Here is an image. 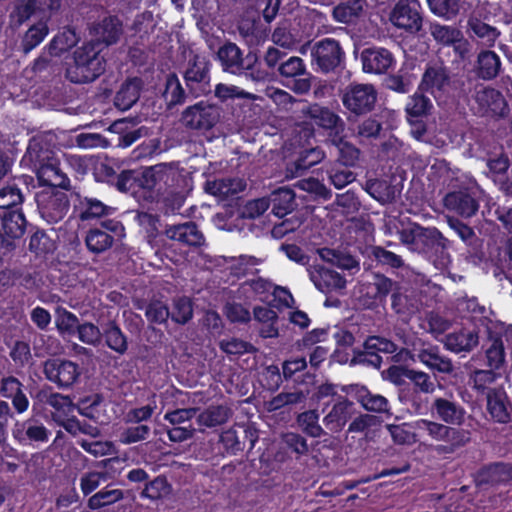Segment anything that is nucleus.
<instances>
[{
    "label": "nucleus",
    "mask_w": 512,
    "mask_h": 512,
    "mask_svg": "<svg viewBox=\"0 0 512 512\" xmlns=\"http://www.w3.org/2000/svg\"><path fill=\"white\" fill-rule=\"evenodd\" d=\"M306 115L315 122V124L331 133L341 134L345 129V123L339 115L334 113L328 107L318 104L310 105Z\"/></svg>",
    "instance_id": "obj_22"
},
{
    "label": "nucleus",
    "mask_w": 512,
    "mask_h": 512,
    "mask_svg": "<svg viewBox=\"0 0 512 512\" xmlns=\"http://www.w3.org/2000/svg\"><path fill=\"white\" fill-rule=\"evenodd\" d=\"M163 95L167 100L168 109H172L174 106L181 105L186 101L187 93L175 73L167 76Z\"/></svg>",
    "instance_id": "obj_45"
},
{
    "label": "nucleus",
    "mask_w": 512,
    "mask_h": 512,
    "mask_svg": "<svg viewBox=\"0 0 512 512\" xmlns=\"http://www.w3.org/2000/svg\"><path fill=\"white\" fill-rule=\"evenodd\" d=\"M278 73L286 79L293 80L291 89L297 94H305L311 89L312 76L306 70V66L300 57H286L279 64Z\"/></svg>",
    "instance_id": "obj_14"
},
{
    "label": "nucleus",
    "mask_w": 512,
    "mask_h": 512,
    "mask_svg": "<svg viewBox=\"0 0 512 512\" xmlns=\"http://www.w3.org/2000/svg\"><path fill=\"white\" fill-rule=\"evenodd\" d=\"M357 397L365 410L390 414L388 400L384 396L372 394L366 387L362 386L357 391Z\"/></svg>",
    "instance_id": "obj_46"
},
{
    "label": "nucleus",
    "mask_w": 512,
    "mask_h": 512,
    "mask_svg": "<svg viewBox=\"0 0 512 512\" xmlns=\"http://www.w3.org/2000/svg\"><path fill=\"white\" fill-rule=\"evenodd\" d=\"M320 258L343 270L359 269V262L348 251L341 249L320 248L317 250Z\"/></svg>",
    "instance_id": "obj_37"
},
{
    "label": "nucleus",
    "mask_w": 512,
    "mask_h": 512,
    "mask_svg": "<svg viewBox=\"0 0 512 512\" xmlns=\"http://www.w3.org/2000/svg\"><path fill=\"white\" fill-rule=\"evenodd\" d=\"M55 242L42 230H37L29 242V251L36 256H44L55 250Z\"/></svg>",
    "instance_id": "obj_51"
},
{
    "label": "nucleus",
    "mask_w": 512,
    "mask_h": 512,
    "mask_svg": "<svg viewBox=\"0 0 512 512\" xmlns=\"http://www.w3.org/2000/svg\"><path fill=\"white\" fill-rule=\"evenodd\" d=\"M124 494L120 489L105 488L91 496L88 499V507L92 510L100 509L102 507L114 504L115 502L123 499Z\"/></svg>",
    "instance_id": "obj_49"
},
{
    "label": "nucleus",
    "mask_w": 512,
    "mask_h": 512,
    "mask_svg": "<svg viewBox=\"0 0 512 512\" xmlns=\"http://www.w3.org/2000/svg\"><path fill=\"white\" fill-rule=\"evenodd\" d=\"M431 108L430 99L423 94L416 93L407 104L406 110L409 115L419 117L427 115Z\"/></svg>",
    "instance_id": "obj_64"
},
{
    "label": "nucleus",
    "mask_w": 512,
    "mask_h": 512,
    "mask_svg": "<svg viewBox=\"0 0 512 512\" xmlns=\"http://www.w3.org/2000/svg\"><path fill=\"white\" fill-rule=\"evenodd\" d=\"M271 39L275 45L288 50L294 49L298 43L296 37L285 25L275 28L271 35Z\"/></svg>",
    "instance_id": "obj_61"
},
{
    "label": "nucleus",
    "mask_w": 512,
    "mask_h": 512,
    "mask_svg": "<svg viewBox=\"0 0 512 512\" xmlns=\"http://www.w3.org/2000/svg\"><path fill=\"white\" fill-rule=\"evenodd\" d=\"M312 64L323 73L335 72L344 62L345 53L339 41L325 38L311 47Z\"/></svg>",
    "instance_id": "obj_8"
},
{
    "label": "nucleus",
    "mask_w": 512,
    "mask_h": 512,
    "mask_svg": "<svg viewBox=\"0 0 512 512\" xmlns=\"http://www.w3.org/2000/svg\"><path fill=\"white\" fill-rule=\"evenodd\" d=\"M219 348L227 355L240 356L245 353H256L258 349L251 343L239 338L223 339L219 342Z\"/></svg>",
    "instance_id": "obj_54"
},
{
    "label": "nucleus",
    "mask_w": 512,
    "mask_h": 512,
    "mask_svg": "<svg viewBox=\"0 0 512 512\" xmlns=\"http://www.w3.org/2000/svg\"><path fill=\"white\" fill-rule=\"evenodd\" d=\"M90 35L89 43L103 50L119 42L124 33L122 21L115 15H109L101 20L89 23L87 26Z\"/></svg>",
    "instance_id": "obj_9"
},
{
    "label": "nucleus",
    "mask_w": 512,
    "mask_h": 512,
    "mask_svg": "<svg viewBox=\"0 0 512 512\" xmlns=\"http://www.w3.org/2000/svg\"><path fill=\"white\" fill-rule=\"evenodd\" d=\"M366 0H343L332 9V18L338 24L354 26L365 16Z\"/></svg>",
    "instance_id": "obj_19"
},
{
    "label": "nucleus",
    "mask_w": 512,
    "mask_h": 512,
    "mask_svg": "<svg viewBox=\"0 0 512 512\" xmlns=\"http://www.w3.org/2000/svg\"><path fill=\"white\" fill-rule=\"evenodd\" d=\"M309 277L314 285L322 292L343 289L346 280L338 272L330 270L322 265H312L307 268Z\"/></svg>",
    "instance_id": "obj_20"
},
{
    "label": "nucleus",
    "mask_w": 512,
    "mask_h": 512,
    "mask_svg": "<svg viewBox=\"0 0 512 512\" xmlns=\"http://www.w3.org/2000/svg\"><path fill=\"white\" fill-rule=\"evenodd\" d=\"M400 241L412 252L425 255H436L434 264L443 268L450 262L447 252L448 240L435 227H423L417 223H410L399 232Z\"/></svg>",
    "instance_id": "obj_1"
},
{
    "label": "nucleus",
    "mask_w": 512,
    "mask_h": 512,
    "mask_svg": "<svg viewBox=\"0 0 512 512\" xmlns=\"http://www.w3.org/2000/svg\"><path fill=\"white\" fill-rule=\"evenodd\" d=\"M169 493V485L165 477H156L154 480L146 484L142 491V496L152 500H157Z\"/></svg>",
    "instance_id": "obj_62"
},
{
    "label": "nucleus",
    "mask_w": 512,
    "mask_h": 512,
    "mask_svg": "<svg viewBox=\"0 0 512 512\" xmlns=\"http://www.w3.org/2000/svg\"><path fill=\"white\" fill-rule=\"evenodd\" d=\"M171 319L178 324H186L193 317V303L188 297H180L174 300Z\"/></svg>",
    "instance_id": "obj_52"
},
{
    "label": "nucleus",
    "mask_w": 512,
    "mask_h": 512,
    "mask_svg": "<svg viewBox=\"0 0 512 512\" xmlns=\"http://www.w3.org/2000/svg\"><path fill=\"white\" fill-rule=\"evenodd\" d=\"M61 8V0H15L9 17L11 24L20 27L32 16L49 21Z\"/></svg>",
    "instance_id": "obj_6"
},
{
    "label": "nucleus",
    "mask_w": 512,
    "mask_h": 512,
    "mask_svg": "<svg viewBox=\"0 0 512 512\" xmlns=\"http://www.w3.org/2000/svg\"><path fill=\"white\" fill-rule=\"evenodd\" d=\"M389 19L396 28L412 35L423 29V16L418 0H399L392 9Z\"/></svg>",
    "instance_id": "obj_10"
},
{
    "label": "nucleus",
    "mask_w": 512,
    "mask_h": 512,
    "mask_svg": "<svg viewBox=\"0 0 512 512\" xmlns=\"http://www.w3.org/2000/svg\"><path fill=\"white\" fill-rule=\"evenodd\" d=\"M1 220L2 231L12 238L20 239L25 234L27 220L20 210L5 211Z\"/></svg>",
    "instance_id": "obj_40"
},
{
    "label": "nucleus",
    "mask_w": 512,
    "mask_h": 512,
    "mask_svg": "<svg viewBox=\"0 0 512 512\" xmlns=\"http://www.w3.org/2000/svg\"><path fill=\"white\" fill-rule=\"evenodd\" d=\"M258 430L251 424L235 425L220 436L221 443L232 454L251 450L258 440Z\"/></svg>",
    "instance_id": "obj_13"
},
{
    "label": "nucleus",
    "mask_w": 512,
    "mask_h": 512,
    "mask_svg": "<svg viewBox=\"0 0 512 512\" xmlns=\"http://www.w3.org/2000/svg\"><path fill=\"white\" fill-rule=\"evenodd\" d=\"M35 201L40 215L48 223L62 220L70 209V201L65 192L48 188L35 195Z\"/></svg>",
    "instance_id": "obj_7"
},
{
    "label": "nucleus",
    "mask_w": 512,
    "mask_h": 512,
    "mask_svg": "<svg viewBox=\"0 0 512 512\" xmlns=\"http://www.w3.org/2000/svg\"><path fill=\"white\" fill-rule=\"evenodd\" d=\"M360 60L365 73L382 75L394 64V56L390 50L384 47H368L361 51Z\"/></svg>",
    "instance_id": "obj_16"
},
{
    "label": "nucleus",
    "mask_w": 512,
    "mask_h": 512,
    "mask_svg": "<svg viewBox=\"0 0 512 512\" xmlns=\"http://www.w3.org/2000/svg\"><path fill=\"white\" fill-rule=\"evenodd\" d=\"M166 236L188 246L200 247L205 243L202 232L195 222L189 221L178 225L170 226L165 231Z\"/></svg>",
    "instance_id": "obj_26"
},
{
    "label": "nucleus",
    "mask_w": 512,
    "mask_h": 512,
    "mask_svg": "<svg viewBox=\"0 0 512 512\" xmlns=\"http://www.w3.org/2000/svg\"><path fill=\"white\" fill-rule=\"evenodd\" d=\"M222 108L214 103L201 100L187 106L180 114V124L191 131L207 132L221 119Z\"/></svg>",
    "instance_id": "obj_5"
},
{
    "label": "nucleus",
    "mask_w": 512,
    "mask_h": 512,
    "mask_svg": "<svg viewBox=\"0 0 512 512\" xmlns=\"http://www.w3.org/2000/svg\"><path fill=\"white\" fill-rule=\"evenodd\" d=\"M451 77L448 68L443 62L430 64L425 69L420 83V90L422 91H438L445 90L450 85Z\"/></svg>",
    "instance_id": "obj_25"
},
{
    "label": "nucleus",
    "mask_w": 512,
    "mask_h": 512,
    "mask_svg": "<svg viewBox=\"0 0 512 512\" xmlns=\"http://www.w3.org/2000/svg\"><path fill=\"white\" fill-rule=\"evenodd\" d=\"M26 157L33 165L40 185L49 188L59 187L67 191L71 189L70 181L61 171L53 151L39 143H33L29 145Z\"/></svg>",
    "instance_id": "obj_3"
},
{
    "label": "nucleus",
    "mask_w": 512,
    "mask_h": 512,
    "mask_svg": "<svg viewBox=\"0 0 512 512\" xmlns=\"http://www.w3.org/2000/svg\"><path fill=\"white\" fill-rule=\"evenodd\" d=\"M490 346L486 350L487 365L490 369H500L505 363V347L502 336L489 332Z\"/></svg>",
    "instance_id": "obj_44"
},
{
    "label": "nucleus",
    "mask_w": 512,
    "mask_h": 512,
    "mask_svg": "<svg viewBox=\"0 0 512 512\" xmlns=\"http://www.w3.org/2000/svg\"><path fill=\"white\" fill-rule=\"evenodd\" d=\"M295 197V192L288 187L277 188L267 196L269 204L272 205V213L280 218L294 210Z\"/></svg>",
    "instance_id": "obj_33"
},
{
    "label": "nucleus",
    "mask_w": 512,
    "mask_h": 512,
    "mask_svg": "<svg viewBox=\"0 0 512 512\" xmlns=\"http://www.w3.org/2000/svg\"><path fill=\"white\" fill-rule=\"evenodd\" d=\"M444 346L454 352H470L479 344V336L476 331L461 329L450 333L443 339Z\"/></svg>",
    "instance_id": "obj_31"
},
{
    "label": "nucleus",
    "mask_w": 512,
    "mask_h": 512,
    "mask_svg": "<svg viewBox=\"0 0 512 512\" xmlns=\"http://www.w3.org/2000/svg\"><path fill=\"white\" fill-rule=\"evenodd\" d=\"M184 80L190 90L194 84L208 83L210 80V61L205 56L195 54L188 60Z\"/></svg>",
    "instance_id": "obj_28"
},
{
    "label": "nucleus",
    "mask_w": 512,
    "mask_h": 512,
    "mask_svg": "<svg viewBox=\"0 0 512 512\" xmlns=\"http://www.w3.org/2000/svg\"><path fill=\"white\" fill-rule=\"evenodd\" d=\"M270 207L267 196L249 200L242 208L237 209V216L241 219L254 220L262 215Z\"/></svg>",
    "instance_id": "obj_48"
},
{
    "label": "nucleus",
    "mask_w": 512,
    "mask_h": 512,
    "mask_svg": "<svg viewBox=\"0 0 512 512\" xmlns=\"http://www.w3.org/2000/svg\"><path fill=\"white\" fill-rule=\"evenodd\" d=\"M431 35L438 43L442 45H450L453 40L459 36L460 30L450 26L433 24L430 28Z\"/></svg>",
    "instance_id": "obj_63"
},
{
    "label": "nucleus",
    "mask_w": 512,
    "mask_h": 512,
    "mask_svg": "<svg viewBox=\"0 0 512 512\" xmlns=\"http://www.w3.org/2000/svg\"><path fill=\"white\" fill-rule=\"evenodd\" d=\"M500 57L491 50H482L477 55L473 71L482 80H493L501 72Z\"/></svg>",
    "instance_id": "obj_29"
},
{
    "label": "nucleus",
    "mask_w": 512,
    "mask_h": 512,
    "mask_svg": "<svg viewBox=\"0 0 512 512\" xmlns=\"http://www.w3.org/2000/svg\"><path fill=\"white\" fill-rule=\"evenodd\" d=\"M353 403L344 396L332 406L331 410L324 416L323 424L327 432L339 433L351 417L350 409Z\"/></svg>",
    "instance_id": "obj_23"
},
{
    "label": "nucleus",
    "mask_w": 512,
    "mask_h": 512,
    "mask_svg": "<svg viewBox=\"0 0 512 512\" xmlns=\"http://www.w3.org/2000/svg\"><path fill=\"white\" fill-rule=\"evenodd\" d=\"M232 415L227 405H211L198 414L197 422L201 426L213 428L225 424Z\"/></svg>",
    "instance_id": "obj_36"
},
{
    "label": "nucleus",
    "mask_w": 512,
    "mask_h": 512,
    "mask_svg": "<svg viewBox=\"0 0 512 512\" xmlns=\"http://www.w3.org/2000/svg\"><path fill=\"white\" fill-rule=\"evenodd\" d=\"M178 175L173 163H160L147 167L138 177L137 185L152 191L159 182H167L168 178Z\"/></svg>",
    "instance_id": "obj_27"
},
{
    "label": "nucleus",
    "mask_w": 512,
    "mask_h": 512,
    "mask_svg": "<svg viewBox=\"0 0 512 512\" xmlns=\"http://www.w3.org/2000/svg\"><path fill=\"white\" fill-rule=\"evenodd\" d=\"M36 398L40 402H44L52 406L54 409L58 411L67 412L71 408H74V405L69 396H64L59 393H50L47 390H40Z\"/></svg>",
    "instance_id": "obj_56"
},
{
    "label": "nucleus",
    "mask_w": 512,
    "mask_h": 512,
    "mask_svg": "<svg viewBox=\"0 0 512 512\" xmlns=\"http://www.w3.org/2000/svg\"><path fill=\"white\" fill-rule=\"evenodd\" d=\"M418 427L427 431L433 440L441 442L435 448L438 454H452L471 441L470 431L462 428H455L428 420L419 421Z\"/></svg>",
    "instance_id": "obj_4"
},
{
    "label": "nucleus",
    "mask_w": 512,
    "mask_h": 512,
    "mask_svg": "<svg viewBox=\"0 0 512 512\" xmlns=\"http://www.w3.org/2000/svg\"><path fill=\"white\" fill-rule=\"evenodd\" d=\"M363 348L376 353L393 354L397 351L398 346L390 339L379 335H371L365 339Z\"/></svg>",
    "instance_id": "obj_57"
},
{
    "label": "nucleus",
    "mask_w": 512,
    "mask_h": 512,
    "mask_svg": "<svg viewBox=\"0 0 512 512\" xmlns=\"http://www.w3.org/2000/svg\"><path fill=\"white\" fill-rule=\"evenodd\" d=\"M449 226L459 235V237L467 242L469 245L473 246L475 249L478 248L480 240L476 236L474 230L463 223L457 218L449 217L448 218Z\"/></svg>",
    "instance_id": "obj_59"
},
{
    "label": "nucleus",
    "mask_w": 512,
    "mask_h": 512,
    "mask_svg": "<svg viewBox=\"0 0 512 512\" xmlns=\"http://www.w3.org/2000/svg\"><path fill=\"white\" fill-rule=\"evenodd\" d=\"M297 423L302 432L312 438H319L328 434V432L319 424V414L315 409L300 413L297 416Z\"/></svg>",
    "instance_id": "obj_43"
},
{
    "label": "nucleus",
    "mask_w": 512,
    "mask_h": 512,
    "mask_svg": "<svg viewBox=\"0 0 512 512\" xmlns=\"http://www.w3.org/2000/svg\"><path fill=\"white\" fill-rule=\"evenodd\" d=\"M487 408L491 417L499 423L511 420L512 407L502 389H490L487 393Z\"/></svg>",
    "instance_id": "obj_30"
},
{
    "label": "nucleus",
    "mask_w": 512,
    "mask_h": 512,
    "mask_svg": "<svg viewBox=\"0 0 512 512\" xmlns=\"http://www.w3.org/2000/svg\"><path fill=\"white\" fill-rule=\"evenodd\" d=\"M219 60L224 72L241 75L244 72L245 59L241 49L233 42L227 41L217 51Z\"/></svg>",
    "instance_id": "obj_21"
},
{
    "label": "nucleus",
    "mask_w": 512,
    "mask_h": 512,
    "mask_svg": "<svg viewBox=\"0 0 512 512\" xmlns=\"http://www.w3.org/2000/svg\"><path fill=\"white\" fill-rule=\"evenodd\" d=\"M80 39L81 37L74 27L65 26L62 31L55 35L50 41L47 47L48 52L50 56H60L75 47Z\"/></svg>",
    "instance_id": "obj_34"
},
{
    "label": "nucleus",
    "mask_w": 512,
    "mask_h": 512,
    "mask_svg": "<svg viewBox=\"0 0 512 512\" xmlns=\"http://www.w3.org/2000/svg\"><path fill=\"white\" fill-rule=\"evenodd\" d=\"M102 335L105 339L106 345L111 350L118 353L119 355H124L127 352V337L114 321H110L106 324Z\"/></svg>",
    "instance_id": "obj_41"
},
{
    "label": "nucleus",
    "mask_w": 512,
    "mask_h": 512,
    "mask_svg": "<svg viewBox=\"0 0 512 512\" xmlns=\"http://www.w3.org/2000/svg\"><path fill=\"white\" fill-rule=\"evenodd\" d=\"M512 481V464L495 462L481 467L475 475L477 487L498 485Z\"/></svg>",
    "instance_id": "obj_18"
},
{
    "label": "nucleus",
    "mask_w": 512,
    "mask_h": 512,
    "mask_svg": "<svg viewBox=\"0 0 512 512\" xmlns=\"http://www.w3.org/2000/svg\"><path fill=\"white\" fill-rule=\"evenodd\" d=\"M365 190L381 204H390L395 202L397 194L400 193L395 185L381 179L368 180L365 184Z\"/></svg>",
    "instance_id": "obj_35"
},
{
    "label": "nucleus",
    "mask_w": 512,
    "mask_h": 512,
    "mask_svg": "<svg viewBox=\"0 0 512 512\" xmlns=\"http://www.w3.org/2000/svg\"><path fill=\"white\" fill-rule=\"evenodd\" d=\"M24 200L20 188L17 184H8L0 189V208L6 211L20 205Z\"/></svg>",
    "instance_id": "obj_55"
},
{
    "label": "nucleus",
    "mask_w": 512,
    "mask_h": 512,
    "mask_svg": "<svg viewBox=\"0 0 512 512\" xmlns=\"http://www.w3.org/2000/svg\"><path fill=\"white\" fill-rule=\"evenodd\" d=\"M444 205L447 209L467 218L475 215L479 208L477 200L467 190L448 193L444 198Z\"/></svg>",
    "instance_id": "obj_24"
},
{
    "label": "nucleus",
    "mask_w": 512,
    "mask_h": 512,
    "mask_svg": "<svg viewBox=\"0 0 512 512\" xmlns=\"http://www.w3.org/2000/svg\"><path fill=\"white\" fill-rule=\"evenodd\" d=\"M43 373L47 380L56 383L60 388L72 386L80 376L76 363L60 359H48L43 364Z\"/></svg>",
    "instance_id": "obj_12"
},
{
    "label": "nucleus",
    "mask_w": 512,
    "mask_h": 512,
    "mask_svg": "<svg viewBox=\"0 0 512 512\" xmlns=\"http://www.w3.org/2000/svg\"><path fill=\"white\" fill-rule=\"evenodd\" d=\"M418 359L429 368L440 373L451 374L454 371L451 360L440 356L435 348L421 349L418 353Z\"/></svg>",
    "instance_id": "obj_42"
},
{
    "label": "nucleus",
    "mask_w": 512,
    "mask_h": 512,
    "mask_svg": "<svg viewBox=\"0 0 512 512\" xmlns=\"http://www.w3.org/2000/svg\"><path fill=\"white\" fill-rule=\"evenodd\" d=\"M145 83L140 77H127L119 86L115 96L114 105L117 109L126 111L132 108L139 100Z\"/></svg>",
    "instance_id": "obj_17"
},
{
    "label": "nucleus",
    "mask_w": 512,
    "mask_h": 512,
    "mask_svg": "<svg viewBox=\"0 0 512 512\" xmlns=\"http://www.w3.org/2000/svg\"><path fill=\"white\" fill-rule=\"evenodd\" d=\"M373 286L376 290L373 298L378 301H383L390 293H394L399 287V284L383 274H375Z\"/></svg>",
    "instance_id": "obj_58"
},
{
    "label": "nucleus",
    "mask_w": 512,
    "mask_h": 512,
    "mask_svg": "<svg viewBox=\"0 0 512 512\" xmlns=\"http://www.w3.org/2000/svg\"><path fill=\"white\" fill-rule=\"evenodd\" d=\"M474 99L482 116L499 119L506 118L509 115V107L505 97L494 88L486 87L476 91Z\"/></svg>",
    "instance_id": "obj_15"
},
{
    "label": "nucleus",
    "mask_w": 512,
    "mask_h": 512,
    "mask_svg": "<svg viewBox=\"0 0 512 512\" xmlns=\"http://www.w3.org/2000/svg\"><path fill=\"white\" fill-rule=\"evenodd\" d=\"M113 241V236L100 229L89 230L85 238L87 248L97 254L109 249Z\"/></svg>",
    "instance_id": "obj_47"
},
{
    "label": "nucleus",
    "mask_w": 512,
    "mask_h": 512,
    "mask_svg": "<svg viewBox=\"0 0 512 512\" xmlns=\"http://www.w3.org/2000/svg\"><path fill=\"white\" fill-rule=\"evenodd\" d=\"M468 29L478 38L483 39L488 45H493L500 32L493 26L483 22L477 17L468 20Z\"/></svg>",
    "instance_id": "obj_50"
},
{
    "label": "nucleus",
    "mask_w": 512,
    "mask_h": 512,
    "mask_svg": "<svg viewBox=\"0 0 512 512\" xmlns=\"http://www.w3.org/2000/svg\"><path fill=\"white\" fill-rule=\"evenodd\" d=\"M431 410L445 423L459 424L463 418L464 411L456 403L445 399L436 398L431 405Z\"/></svg>",
    "instance_id": "obj_39"
},
{
    "label": "nucleus",
    "mask_w": 512,
    "mask_h": 512,
    "mask_svg": "<svg viewBox=\"0 0 512 512\" xmlns=\"http://www.w3.org/2000/svg\"><path fill=\"white\" fill-rule=\"evenodd\" d=\"M377 101V92L371 84H355L346 88L342 97L344 107L356 116L371 112Z\"/></svg>",
    "instance_id": "obj_11"
},
{
    "label": "nucleus",
    "mask_w": 512,
    "mask_h": 512,
    "mask_svg": "<svg viewBox=\"0 0 512 512\" xmlns=\"http://www.w3.org/2000/svg\"><path fill=\"white\" fill-rule=\"evenodd\" d=\"M47 23L48 21L39 19L38 22L31 25L23 34L20 41V49L24 54L30 53L48 35L49 27Z\"/></svg>",
    "instance_id": "obj_38"
},
{
    "label": "nucleus",
    "mask_w": 512,
    "mask_h": 512,
    "mask_svg": "<svg viewBox=\"0 0 512 512\" xmlns=\"http://www.w3.org/2000/svg\"><path fill=\"white\" fill-rule=\"evenodd\" d=\"M101 52V49L88 41L76 47L70 61L66 63V79L75 84L94 82L106 70V59Z\"/></svg>",
    "instance_id": "obj_2"
},
{
    "label": "nucleus",
    "mask_w": 512,
    "mask_h": 512,
    "mask_svg": "<svg viewBox=\"0 0 512 512\" xmlns=\"http://www.w3.org/2000/svg\"><path fill=\"white\" fill-rule=\"evenodd\" d=\"M328 142L337 148L338 150V158L337 161L346 166L352 167L355 166L360 158L361 151L354 144L350 143L345 139V136H342L338 133H330Z\"/></svg>",
    "instance_id": "obj_32"
},
{
    "label": "nucleus",
    "mask_w": 512,
    "mask_h": 512,
    "mask_svg": "<svg viewBox=\"0 0 512 512\" xmlns=\"http://www.w3.org/2000/svg\"><path fill=\"white\" fill-rule=\"evenodd\" d=\"M428 6L435 15L450 18L459 12L458 0H427Z\"/></svg>",
    "instance_id": "obj_60"
},
{
    "label": "nucleus",
    "mask_w": 512,
    "mask_h": 512,
    "mask_svg": "<svg viewBox=\"0 0 512 512\" xmlns=\"http://www.w3.org/2000/svg\"><path fill=\"white\" fill-rule=\"evenodd\" d=\"M391 307L399 315L413 314L418 311L416 301L402 293L400 286L391 295Z\"/></svg>",
    "instance_id": "obj_53"
}]
</instances>
